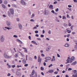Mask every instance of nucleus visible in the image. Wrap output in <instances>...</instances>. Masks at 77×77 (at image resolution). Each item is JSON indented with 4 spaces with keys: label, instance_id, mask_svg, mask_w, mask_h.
<instances>
[{
    "label": "nucleus",
    "instance_id": "1",
    "mask_svg": "<svg viewBox=\"0 0 77 77\" xmlns=\"http://www.w3.org/2000/svg\"><path fill=\"white\" fill-rule=\"evenodd\" d=\"M73 74L72 77H77V71L76 70H73Z\"/></svg>",
    "mask_w": 77,
    "mask_h": 77
},
{
    "label": "nucleus",
    "instance_id": "2",
    "mask_svg": "<svg viewBox=\"0 0 77 77\" xmlns=\"http://www.w3.org/2000/svg\"><path fill=\"white\" fill-rule=\"evenodd\" d=\"M68 59L66 61L67 62V63H66V64L68 63H72V60L71 59V58H70L69 57H68Z\"/></svg>",
    "mask_w": 77,
    "mask_h": 77
},
{
    "label": "nucleus",
    "instance_id": "3",
    "mask_svg": "<svg viewBox=\"0 0 77 77\" xmlns=\"http://www.w3.org/2000/svg\"><path fill=\"white\" fill-rule=\"evenodd\" d=\"M5 36L3 35H2L0 37V40L1 42H4L5 41Z\"/></svg>",
    "mask_w": 77,
    "mask_h": 77
},
{
    "label": "nucleus",
    "instance_id": "4",
    "mask_svg": "<svg viewBox=\"0 0 77 77\" xmlns=\"http://www.w3.org/2000/svg\"><path fill=\"white\" fill-rule=\"evenodd\" d=\"M20 3L21 5L23 6H26L27 5V3L26 2V1L23 0H21L20 1Z\"/></svg>",
    "mask_w": 77,
    "mask_h": 77
},
{
    "label": "nucleus",
    "instance_id": "5",
    "mask_svg": "<svg viewBox=\"0 0 77 77\" xmlns=\"http://www.w3.org/2000/svg\"><path fill=\"white\" fill-rule=\"evenodd\" d=\"M12 26H11L10 27H5L3 28V29H4V30H6L7 29H8V30H10V29H12Z\"/></svg>",
    "mask_w": 77,
    "mask_h": 77
},
{
    "label": "nucleus",
    "instance_id": "6",
    "mask_svg": "<svg viewBox=\"0 0 77 77\" xmlns=\"http://www.w3.org/2000/svg\"><path fill=\"white\" fill-rule=\"evenodd\" d=\"M10 12H11V14L13 15L14 13V10L13 8H11L10 9Z\"/></svg>",
    "mask_w": 77,
    "mask_h": 77
},
{
    "label": "nucleus",
    "instance_id": "7",
    "mask_svg": "<svg viewBox=\"0 0 77 77\" xmlns=\"http://www.w3.org/2000/svg\"><path fill=\"white\" fill-rule=\"evenodd\" d=\"M6 24L8 26H11V22L7 20L6 21Z\"/></svg>",
    "mask_w": 77,
    "mask_h": 77
},
{
    "label": "nucleus",
    "instance_id": "8",
    "mask_svg": "<svg viewBox=\"0 0 77 77\" xmlns=\"http://www.w3.org/2000/svg\"><path fill=\"white\" fill-rule=\"evenodd\" d=\"M4 56L5 58H6L7 59H9V56H8L6 53H4Z\"/></svg>",
    "mask_w": 77,
    "mask_h": 77
},
{
    "label": "nucleus",
    "instance_id": "9",
    "mask_svg": "<svg viewBox=\"0 0 77 77\" xmlns=\"http://www.w3.org/2000/svg\"><path fill=\"white\" fill-rule=\"evenodd\" d=\"M18 26L20 29V30H22V28L23 27V26H22V25H21V23H19L18 24Z\"/></svg>",
    "mask_w": 77,
    "mask_h": 77
},
{
    "label": "nucleus",
    "instance_id": "10",
    "mask_svg": "<svg viewBox=\"0 0 77 77\" xmlns=\"http://www.w3.org/2000/svg\"><path fill=\"white\" fill-rule=\"evenodd\" d=\"M41 60H42V58L40 57V56L39 55L38 56V62H41Z\"/></svg>",
    "mask_w": 77,
    "mask_h": 77
},
{
    "label": "nucleus",
    "instance_id": "11",
    "mask_svg": "<svg viewBox=\"0 0 77 77\" xmlns=\"http://www.w3.org/2000/svg\"><path fill=\"white\" fill-rule=\"evenodd\" d=\"M16 74L17 75H18V76H21V73L18 72H16Z\"/></svg>",
    "mask_w": 77,
    "mask_h": 77
},
{
    "label": "nucleus",
    "instance_id": "12",
    "mask_svg": "<svg viewBox=\"0 0 77 77\" xmlns=\"http://www.w3.org/2000/svg\"><path fill=\"white\" fill-rule=\"evenodd\" d=\"M45 59L46 60H51V58L49 57H45Z\"/></svg>",
    "mask_w": 77,
    "mask_h": 77
},
{
    "label": "nucleus",
    "instance_id": "13",
    "mask_svg": "<svg viewBox=\"0 0 77 77\" xmlns=\"http://www.w3.org/2000/svg\"><path fill=\"white\" fill-rule=\"evenodd\" d=\"M64 46L65 47H69V44L68 43H66Z\"/></svg>",
    "mask_w": 77,
    "mask_h": 77
},
{
    "label": "nucleus",
    "instance_id": "14",
    "mask_svg": "<svg viewBox=\"0 0 77 77\" xmlns=\"http://www.w3.org/2000/svg\"><path fill=\"white\" fill-rule=\"evenodd\" d=\"M17 42H19V43L20 44H23V42L20 41V40H19V39H17Z\"/></svg>",
    "mask_w": 77,
    "mask_h": 77
},
{
    "label": "nucleus",
    "instance_id": "15",
    "mask_svg": "<svg viewBox=\"0 0 77 77\" xmlns=\"http://www.w3.org/2000/svg\"><path fill=\"white\" fill-rule=\"evenodd\" d=\"M8 15L9 17H11V14L9 11L8 12Z\"/></svg>",
    "mask_w": 77,
    "mask_h": 77
},
{
    "label": "nucleus",
    "instance_id": "16",
    "mask_svg": "<svg viewBox=\"0 0 77 77\" xmlns=\"http://www.w3.org/2000/svg\"><path fill=\"white\" fill-rule=\"evenodd\" d=\"M23 64H26V59H23Z\"/></svg>",
    "mask_w": 77,
    "mask_h": 77
},
{
    "label": "nucleus",
    "instance_id": "17",
    "mask_svg": "<svg viewBox=\"0 0 77 77\" xmlns=\"http://www.w3.org/2000/svg\"><path fill=\"white\" fill-rule=\"evenodd\" d=\"M77 64V61H75L71 64L72 65H75Z\"/></svg>",
    "mask_w": 77,
    "mask_h": 77
},
{
    "label": "nucleus",
    "instance_id": "18",
    "mask_svg": "<svg viewBox=\"0 0 77 77\" xmlns=\"http://www.w3.org/2000/svg\"><path fill=\"white\" fill-rule=\"evenodd\" d=\"M22 48H23V49H25L24 51V52H25V53H27L28 52H27V49L24 47H23Z\"/></svg>",
    "mask_w": 77,
    "mask_h": 77
},
{
    "label": "nucleus",
    "instance_id": "19",
    "mask_svg": "<svg viewBox=\"0 0 77 77\" xmlns=\"http://www.w3.org/2000/svg\"><path fill=\"white\" fill-rule=\"evenodd\" d=\"M68 29H66V30H67V32H68V33H71V31L69 30H68Z\"/></svg>",
    "mask_w": 77,
    "mask_h": 77
},
{
    "label": "nucleus",
    "instance_id": "20",
    "mask_svg": "<svg viewBox=\"0 0 77 77\" xmlns=\"http://www.w3.org/2000/svg\"><path fill=\"white\" fill-rule=\"evenodd\" d=\"M54 70H51L49 71V72L50 73H53V72H54Z\"/></svg>",
    "mask_w": 77,
    "mask_h": 77
},
{
    "label": "nucleus",
    "instance_id": "21",
    "mask_svg": "<svg viewBox=\"0 0 77 77\" xmlns=\"http://www.w3.org/2000/svg\"><path fill=\"white\" fill-rule=\"evenodd\" d=\"M74 48L75 50H77V45H75Z\"/></svg>",
    "mask_w": 77,
    "mask_h": 77
},
{
    "label": "nucleus",
    "instance_id": "22",
    "mask_svg": "<svg viewBox=\"0 0 77 77\" xmlns=\"http://www.w3.org/2000/svg\"><path fill=\"white\" fill-rule=\"evenodd\" d=\"M34 17H35V14H34V13H33L31 16V18H33Z\"/></svg>",
    "mask_w": 77,
    "mask_h": 77
},
{
    "label": "nucleus",
    "instance_id": "23",
    "mask_svg": "<svg viewBox=\"0 0 77 77\" xmlns=\"http://www.w3.org/2000/svg\"><path fill=\"white\" fill-rule=\"evenodd\" d=\"M53 5H51L50 6H49V8H51V9H52V8H53Z\"/></svg>",
    "mask_w": 77,
    "mask_h": 77
},
{
    "label": "nucleus",
    "instance_id": "24",
    "mask_svg": "<svg viewBox=\"0 0 77 77\" xmlns=\"http://www.w3.org/2000/svg\"><path fill=\"white\" fill-rule=\"evenodd\" d=\"M34 74H35V70H33L31 75H34Z\"/></svg>",
    "mask_w": 77,
    "mask_h": 77
},
{
    "label": "nucleus",
    "instance_id": "25",
    "mask_svg": "<svg viewBox=\"0 0 77 77\" xmlns=\"http://www.w3.org/2000/svg\"><path fill=\"white\" fill-rule=\"evenodd\" d=\"M46 50L47 51H48L50 50V47H48L46 49Z\"/></svg>",
    "mask_w": 77,
    "mask_h": 77
},
{
    "label": "nucleus",
    "instance_id": "26",
    "mask_svg": "<svg viewBox=\"0 0 77 77\" xmlns=\"http://www.w3.org/2000/svg\"><path fill=\"white\" fill-rule=\"evenodd\" d=\"M12 6H13V7H14V8H17V6L14 4H12Z\"/></svg>",
    "mask_w": 77,
    "mask_h": 77
},
{
    "label": "nucleus",
    "instance_id": "27",
    "mask_svg": "<svg viewBox=\"0 0 77 77\" xmlns=\"http://www.w3.org/2000/svg\"><path fill=\"white\" fill-rule=\"evenodd\" d=\"M45 15H48V13H46V8H45Z\"/></svg>",
    "mask_w": 77,
    "mask_h": 77
},
{
    "label": "nucleus",
    "instance_id": "28",
    "mask_svg": "<svg viewBox=\"0 0 77 77\" xmlns=\"http://www.w3.org/2000/svg\"><path fill=\"white\" fill-rule=\"evenodd\" d=\"M2 7L3 8H4V9H5L6 8V6L5 5H2Z\"/></svg>",
    "mask_w": 77,
    "mask_h": 77
},
{
    "label": "nucleus",
    "instance_id": "29",
    "mask_svg": "<svg viewBox=\"0 0 77 77\" xmlns=\"http://www.w3.org/2000/svg\"><path fill=\"white\" fill-rule=\"evenodd\" d=\"M62 19L63 20H66V17L65 16H63Z\"/></svg>",
    "mask_w": 77,
    "mask_h": 77
},
{
    "label": "nucleus",
    "instance_id": "30",
    "mask_svg": "<svg viewBox=\"0 0 77 77\" xmlns=\"http://www.w3.org/2000/svg\"><path fill=\"white\" fill-rule=\"evenodd\" d=\"M32 42L33 44H36V42H35V41H32Z\"/></svg>",
    "mask_w": 77,
    "mask_h": 77
},
{
    "label": "nucleus",
    "instance_id": "31",
    "mask_svg": "<svg viewBox=\"0 0 77 77\" xmlns=\"http://www.w3.org/2000/svg\"><path fill=\"white\" fill-rule=\"evenodd\" d=\"M8 3V1H5L4 2V4L5 5H7V4Z\"/></svg>",
    "mask_w": 77,
    "mask_h": 77
},
{
    "label": "nucleus",
    "instance_id": "32",
    "mask_svg": "<svg viewBox=\"0 0 77 77\" xmlns=\"http://www.w3.org/2000/svg\"><path fill=\"white\" fill-rule=\"evenodd\" d=\"M71 59L72 60H74L75 59V58L74 57H72V58H71Z\"/></svg>",
    "mask_w": 77,
    "mask_h": 77
},
{
    "label": "nucleus",
    "instance_id": "33",
    "mask_svg": "<svg viewBox=\"0 0 77 77\" xmlns=\"http://www.w3.org/2000/svg\"><path fill=\"white\" fill-rule=\"evenodd\" d=\"M41 69L42 71H43V70L44 69L43 68V67H41Z\"/></svg>",
    "mask_w": 77,
    "mask_h": 77
},
{
    "label": "nucleus",
    "instance_id": "34",
    "mask_svg": "<svg viewBox=\"0 0 77 77\" xmlns=\"http://www.w3.org/2000/svg\"><path fill=\"white\" fill-rule=\"evenodd\" d=\"M68 26H69L70 27L71 26V23L69 22L68 23Z\"/></svg>",
    "mask_w": 77,
    "mask_h": 77
},
{
    "label": "nucleus",
    "instance_id": "35",
    "mask_svg": "<svg viewBox=\"0 0 77 77\" xmlns=\"http://www.w3.org/2000/svg\"><path fill=\"white\" fill-rule=\"evenodd\" d=\"M48 33L49 34H51V30H49L48 32Z\"/></svg>",
    "mask_w": 77,
    "mask_h": 77
},
{
    "label": "nucleus",
    "instance_id": "36",
    "mask_svg": "<svg viewBox=\"0 0 77 77\" xmlns=\"http://www.w3.org/2000/svg\"><path fill=\"white\" fill-rule=\"evenodd\" d=\"M13 37H14V38H17V37H18V36H17V35H14L13 36Z\"/></svg>",
    "mask_w": 77,
    "mask_h": 77
},
{
    "label": "nucleus",
    "instance_id": "37",
    "mask_svg": "<svg viewBox=\"0 0 77 77\" xmlns=\"http://www.w3.org/2000/svg\"><path fill=\"white\" fill-rule=\"evenodd\" d=\"M59 11V8H57L56 9H55V11L56 12H57Z\"/></svg>",
    "mask_w": 77,
    "mask_h": 77
},
{
    "label": "nucleus",
    "instance_id": "38",
    "mask_svg": "<svg viewBox=\"0 0 77 77\" xmlns=\"http://www.w3.org/2000/svg\"><path fill=\"white\" fill-rule=\"evenodd\" d=\"M55 20L56 21H57V22H60V21H59V20L57 19H56Z\"/></svg>",
    "mask_w": 77,
    "mask_h": 77
},
{
    "label": "nucleus",
    "instance_id": "39",
    "mask_svg": "<svg viewBox=\"0 0 77 77\" xmlns=\"http://www.w3.org/2000/svg\"><path fill=\"white\" fill-rule=\"evenodd\" d=\"M53 66V64H51L48 67L50 68V67H51V66Z\"/></svg>",
    "mask_w": 77,
    "mask_h": 77
},
{
    "label": "nucleus",
    "instance_id": "40",
    "mask_svg": "<svg viewBox=\"0 0 77 77\" xmlns=\"http://www.w3.org/2000/svg\"><path fill=\"white\" fill-rule=\"evenodd\" d=\"M30 21H32V22H34V21H35V20L33 19H31L30 20Z\"/></svg>",
    "mask_w": 77,
    "mask_h": 77
},
{
    "label": "nucleus",
    "instance_id": "41",
    "mask_svg": "<svg viewBox=\"0 0 77 77\" xmlns=\"http://www.w3.org/2000/svg\"><path fill=\"white\" fill-rule=\"evenodd\" d=\"M57 1H55L54 2V5H55L56 4H57Z\"/></svg>",
    "mask_w": 77,
    "mask_h": 77
},
{
    "label": "nucleus",
    "instance_id": "42",
    "mask_svg": "<svg viewBox=\"0 0 77 77\" xmlns=\"http://www.w3.org/2000/svg\"><path fill=\"white\" fill-rule=\"evenodd\" d=\"M11 74H10V73H8L7 75V76H10V75H11Z\"/></svg>",
    "mask_w": 77,
    "mask_h": 77
},
{
    "label": "nucleus",
    "instance_id": "43",
    "mask_svg": "<svg viewBox=\"0 0 77 77\" xmlns=\"http://www.w3.org/2000/svg\"><path fill=\"white\" fill-rule=\"evenodd\" d=\"M57 73H58L57 71H55L54 72V74H57Z\"/></svg>",
    "mask_w": 77,
    "mask_h": 77
},
{
    "label": "nucleus",
    "instance_id": "44",
    "mask_svg": "<svg viewBox=\"0 0 77 77\" xmlns=\"http://www.w3.org/2000/svg\"><path fill=\"white\" fill-rule=\"evenodd\" d=\"M37 40H38L39 41L41 40V38H37Z\"/></svg>",
    "mask_w": 77,
    "mask_h": 77
},
{
    "label": "nucleus",
    "instance_id": "45",
    "mask_svg": "<svg viewBox=\"0 0 77 77\" xmlns=\"http://www.w3.org/2000/svg\"><path fill=\"white\" fill-rule=\"evenodd\" d=\"M32 60L33 59H32V58H31V57H29V60Z\"/></svg>",
    "mask_w": 77,
    "mask_h": 77
},
{
    "label": "nucleus",
    "instance_id": "46",
    "mask_svg": "<svg viewBox=\"0 0 77 77\" xmlns=\"http://www.w3.org/2000/svg\"><path fill=\"white\" fill-rule=\"evenodd\" d=\"M12 68H15V67L16 66L15 65H12Z\"/></svg>",
    "mask_w": 77,
    "mask_h": 77
},
{
    "label": "nucleus",
    "instance_id": "47",
    "mask_svg": "<svg viewBox=\"0 0 77 77\" xmlns=\"http://www.w3.org/2000/svg\"><path fill=\"white\" fill-rule=\"evenodd\" d=\"M73 27H74V26H72L71 27H70V29H72V30H73V29H72V28H73Z\"/></svg>",
    "mask_w": 77,
    "mask_h": 77
},
{
    "label": "nucleus",
    "instance_id": "48",
    "mask_svg": "<svg viewBox=\"0 0 77 77\" xmlns=\"http://www.w3.org/2000/svg\"><path fill=\"white\" fill-rule=\"evenodd\" d=\"M51 12L52 13H53V14H54V10H53L51 11Z\"/></svg>",
    "mask_w": 77,
    "mask_h": 77
},
{
    "label": "nucleus",
    "instance_id": "49",
    "mask_svg": "<svg viewBox=\"0 0 77 77\" xmlns=\"http://www.w3.org/2000/svg\"><path fill=\"white\" fill-rule=\"evenodd\" d=\"M40 36L41 38H44V35H41Z\"/></svg>",
    "mask_w": 77,
    "mask_h": 77
},
{
    "label": "nucleus",
    "instance_id": "50",
    "mask_svg": "<svg viewBox=\"0 0 77 77\" xmlns=\"http://www.w3.org/2000/svg\"><path fill=\"white\" fill-rule=\"evenodd\" d=\"M35 33H38V31L36 30L35 31Z\"/></svg>",
    "mask_w": 77,
    "mask_h": 77
},
{
    "label": "nucleus",
    "instance_id": "51",
    "mask_svg": "<svg viewBox=\"0 0 77 77\" xmlns=\"http://www.w3.org/2000/svg\"><path fill=\"white\" fill-rule=\"evenodd\" d=\"M29 39H30V40H31V36H28Z\"/></svg>",
    "mask_w": 77,
    "mask_h": 77
},
{
    "label": "nucleus",
    "instance_id": "52",
    "mask_svg": "<svg viewBox=\"0 0 77 77\" xmlns=\"http://www.w3.org/2000/svg\"><path fill=\"white\" fill-rule=\"evenodd\" d=\"M69 36H70V34H68V35H67V38H69Z\"/></svg>",
    "mask_w": 77,
    "mask_h": 77
},
{
    "label": "nucleus",
    "instance_id": "53",
    "mask_svg": "<svg viewBox=\"0 0 77 77\" xmlns=\"http://www.w3.org/2000/svg\"><path fill=\"white\" fill-rule=\"evenodd\" d=\"M72 70V69L71 68H69L68 69V71H71Z\"/></svg>",
    "mask_w": 77,
    "mask_h": 77
},
{
    "label": "nucleus",
    "instance_id": "54",
    "mask_svg": "<svg viewBox=\"0 0 77 77\" xmlns=\"http://www.w3.org/2000/svg\"><path fill=\"white\" fill-rule=\"evenodd\" d=\"M64 26H65L66 27L68 26L67 24H66L64 23Z\"/></svg>",
    "mask_w": 77,
    "mask_h": 77
},
{
    "label": "nucleus",
    "instance_id": "55",
    "mask_svg": "<svg viewBox=\"0 0 77 77\" xmlns=\"http://www.w3.org/2000/svg\"><path fill=\"white\" fill-rule=\"evenodd\" d=\"M16 20H17V21H20V19H19V18H16Z\"/></svg>",
    "mask_w": 77,
    "mask_h": 77
},
{
    "label": "nucleus",
    "instance_id": "56",
    "mask_svg": "<svg viewBox=\"0 0 77 77\" xmlns=\"http://www.w3.org/2000/svg\"><path fill=\"white\" fill-rule=\"evenodd\" d=\"M57 57H60V55H59V54H57Z\"/></svg>",
    "mask_w": 77,
    "mask_h": 77
},
{
    "label": "nucleus",
    "instance_id": "57",
    "mask_svg": "<svg viewBox=\"0 0 77 77\" xmlns=\"http://www.w3.org/2000/svg\"><path fill=\"white\" fill-rule=\"evenodd\" d=\"M73 1L75 3H77V0H73Z\"/></svg>",
    "mask_w": 77,
    "mask_h": 77
},
{
    "label": "nucleus",
    "instance_id": "58",
    "mask_svg": "<svg viewBox=\"0 0 77 77\" xmlns=\"http://www.w3.org/2000/svg\"><path fill=\"white\" fill-rule=\"evenodd\" d=\"M41 56H42V57H44V56H45L44 54H41Z\"/></svg>",
    "mask_w": 77,
    "mask_h": 77
},
{
    "label": "nucleus",
    "instance_id": "59",
    "mask_svg": "<svg viewBox=\"0 0 77 77\" xmlns=\"http://www.w3.org/2000/svg\"><path fill=\"white\" fill-rule=\"evenodd\" d=\"M68 7H69V8H71V7H72V6L71 5H68Z\"/></svg>",
    "mask_w": 77,
    "mask_h": 77
},
{
    "label": "nucleus",
    "instance_id": "60",
    "mask_svg": "<svg viewBox=\"0 0 77 77\" xmlns=\"http://www.w3.org/2000/svg\"><path fill=\"white\" fill-rule=\"evenodd\" d=\"M43 65H44V66H46V63H45V62H44V63Z\"/></svg>",
    "mask_w": 77,
    "mask_h": 77
},
{
    "label": "nucleus",
    "instance_id": "61",
    "mask_svg": "<svg viewBox=\"0 0 77 77\" xmlns=\"http://www.w3.org/2000/svg\"><path fill=\"white\" fill-rule=\"evenodd\" d=\"M15 57H18V54H16L15 55Z\"/></svg>",
    "mask_w": 77,
    "mask_h": 77
},
{
    "label": "nucleus",
    "instance_id": "62",
    "mask_svg": "<svg viewBox=\"0 0 77 77\" xmlns=\"http://www.w3.org/2000/svg\"><path fill=\"white\" fill-rule=\"evenodd\" d=\"M25 66H28V64H26L24 65Z\"/></svg>",
    "mask_w": 77,
    "mask_h": 77
},
{
    "label": "nucleus",
    "instance_id": "63",
    "mask_svg": "<svg viewBox=\"0 0 77 77\" xmlns=\"http://www.w3.org/2000/svg\"><path fill=\"white\" fill-rule=\"evenodd\" d=\"M29 15H31V12L30 11H29Z\"/></svg>",
    "mask_w": 77,
    "mask_h": 77
},
{
    "label": "nucleus",
    "instance_id": "64",
    "mask_svg": "<svg viewBox=\"0 0 77 77\" xmlns=\"http://www.w3.org/2000/svg\"><path fill=\"white\" fill-rule=\"evenodd\" d=\"M35 76V77H37L38 76L37 75V74L35 73V76Z\"/></svg>",
    "mask_w": 77,
    "mask_h": 77
}]
</instances>
